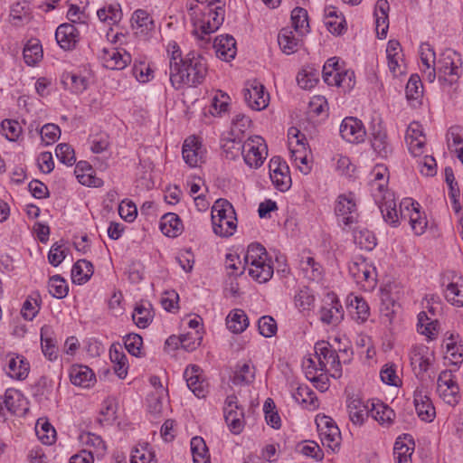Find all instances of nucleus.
Returning <instances> with one entry per match:
<instances>
[{
	"mask_svg": "<svg viewBox=\"0 0 463 463\" xmlns=\"http://www.w3.org/2000/svg\"><path fill=\"white\" fill-rule=\"evenodd\" d=\"M154 458V453L145 448L135 449L131 454L130 463H156Z\"/></svg>",
	"mask_w": 463,
	"mask_h": 463,
	"instance_id": "64",
	"label": "nucleus"
},
{
	"mask_svg": "<svg viewBox=\"0 0 463 463\" xmlns=\"http://www.w3.org/2000/svg\"><path fill=\"white\" fill-rule=\"evenodd\" d=\"M23 55L28 65H34L43 57L42 45L37 41H29L24 48Z\"/></svg>",
	"mask_w": 463,
	"mask_h": 463,
	"instance_id": "43",
	"label": "nucleus"
},
{
	"mask_svg": "<svg viewBox=\"0 0 463 463\" xmlns=\"http://www.w3.org/2000/svg\"><path fill=\"white\" fill-rule=\"evenodd\" d=\"M258 327L260 334L265 337H271L277 332V323L269 316H264L259 319Z\"/></svg>",
	"mask_w": 463,
	"mask_h": 463,
	"instance_id": "60",
	"label": "nucleus"
},
{
	"mask_svg": "<svg viewBox=\"0 0 463 463\" xmlns=\"http://www.w3.org/2000/svg\"><path fill=\"white\" fill-rule=\"evenodd\" d=\"M55 154L57 158L67 165H72L76 162L74 149L66 143L59 144L56 146Z\"/></svg>",
	"mask_w": 463,
	"mask_h": 463,
	"instance_id": "51",
	"label": "nucleus"
},
{
	"mask_svg": "<svg viewBox=\"0 0 463 463\" xmlns=\"http://www.w3.org/2000/svg\"><path fill=\"white\" fill-rule=\"evenodd\" d=\"M191 451L194 463H211L208 448L202 437H194L191 439Z\"/></svg>",
	"mask_w": 463,
	"mask_h": 463,
	"instance_id": "37",
	"label": "nucleus"
},
{
	"mask_svg": "<svg viewBox=\"0 0 463 463\" xmlns=\"http://www.w3.org/2000/svg\"><path fill=\"white\" fill-rule=\"evenodd\" d=\"M256 369L250 362L238 364L234 375L232 377V383L235 385H247L251 383L255 379Z\"/></svg>",
	"mask_w": 463,
	"mask_h": 463,
	"instance_id": "33",
	"label": "nucleus"
},
{
	"mask_svg": "<svg viewBox=\"0 0 463 463\" xmlns=\"http://www.w3.org/2000/svg\"><path fill=\"white\" fill-rule=\"evenodd\" d=\"M335 212L338 223L343 226V229H352L353 225L357 222L359 214L351 194L349 195L340 194L337 197Z\"/></svg>",
	"mask_w": 463,
	"mask_h": 463,
	"instance_id": "5",
	"label": "nucleus"
},
{
	"mask_svg": "<svg viewBox=\"0 0 463 463\" xmlns=\"http://www.w3.org/2000/svg\"><path fill=\"white\" fill-rule=\"evenodd\" d=\"M347 307L353 318L356 321L364 322L370 316V308L363 298L357 296L348 297Z\"/></svg>",
	"mask_w": 463,
	"mask_h": 463,
	"instance_id": "27",
	"label": "nucleus"
},
{
	"mask_svg": "<svg viewBox=\"0 0 463 463\" xmlns=\"http://www.w3.org/2000/svg\"><path fill=\"white\" fill-rule=\"evenodd\" d=\"M1 128L4 135L10 141L16 140L22 133V127L16 120L4 119Z\"/></svg>",
	"mask_w": 463,
	"mask_h": 463,
	"instance_id": "53",
	"label": "nucleus"
},
{
	"mask_svg": "<svg viewBox=\"0 0 463 463\" xmlns=\"http://www.w3.org/2000/svg\"><path fill=\"white\" fill-rule=\"evenodd\" d=\"M269 170L270 179L278 190L284 192L290 187L291 178L288 166L281 161L279 156H274L270 159Z\"/></svg>",
	"mask_w": 463,
	"mask_h": 463,
	"instance_id": "10",
	"label": "nucleus"
},
{
	"mask_svg": "<svg viewBox=\"0 0 463 463\" xmlns=\"http://www.w3.org/2000/svg\"><path fill=\"white\" fill-rule=\"evenodd\" d=\"M124 345L128 352L136 356H141L143 339L137 334H129L124 338Z\"/></svg>",
	"mask_w": 463,
	"mask_h": 463,
	"instance_id": "54",
	"label": "nucleus"
},
{
	"mask_svg": "<svg viewBox=\"0 0 463 463\" xmlns=\"http://www.w3.org/2000/svg\"><path fill=\"white\" fill-rule=\"evenodd\" d=\"M383 202L379 203V208L384 221L392 226H397L399 216L395 202L392 199H387L385 194L383 196Z\"/></svg>",
	"mask_w": 463,
	"mask_h": 463,
	"instance_id": "38",
	"label": "nucleus"
},
{
	"mask_svg": "<svg viewBox=\"0 0 463 463\" xmlns=\"http://www.w3.org/2000/svg\"><path fill=\"white\" fill-rule=\"evenodd\" d=\"M184 377L187 387L198 398H204L208 392V383L202 375V370L198 365L192 364L188 366Z\"/></svg>",
	"mask_w": 463,
	"mask_h": 463,
	"instance_id": "11",
	"label": "nucleus"
},
{
	"mask_svg": "<svg viewBox=\"0 0 463 463\" xmlns=\"http://www.w3.org/2000/svg\"><path fill=\"white\" fill-rule=\"evenodd\" d=\"M70 379L72 384L80 387H90L95 382V374L86 365L75 364L70 370Z\"/></svg>",
	"mask_w": 463,
	"mask_h": 463,
	"instance_id": "23",
	"label": "nucleus"
},
{
	"mask_svg": "<svg viewBox=\"0 0 463 463\" xmlns=\"http://www.w3.org/2000/svg\"><path fill=\"white\" fill-rule=\"evenodd\" d=\"M93 274L92 264L86 260H78L72 267L71 279L79 285L85 283Z\"/></svg>",
	"mask_w": 463,
	"mask_h": 463,
	"instance_id": "35",
	"label": "nucleus"
},
{
	"mask_svg": "<svg viewBox=\"0 0 463 463\" xmlns=\"http://www.w3.org/2000/svg\"><path fill=\"white\" fill-rule=\"evenodd\" d=\"M104 67L109 70H123L131 62V57L127 52L121 53L116 48H104L99 54Z\"/></svg>",
	"mask_w": 463,
	"mask_h": 463,
	"instance_id": "14",
	"label": "nucleus"
},
{
	"mask_svg": "<svg viewBox=\"0 0 463 463\" xmlns=\"http://www.w3.org/2000/svg\"><path fill=\"white\" fill-rule=\"evenodd\" d=\"M55 38L63 50H72L79 42V31L71 24H62L58 26Z\"/></svg>",
	"mask_w": 463,
	"mask_h": 463,
	"instance_id": "18",
	"label": "nucleus"
},
{
	"mask_svg": "<svg viewBox=\"0 0 463 463\" xmlns=\"http://www.w3.org/2000/svg\"><path fill=\"white\" fill-rule=\"evenodd\" d=\"M320 309V320L326 325H338L344 318L343 307L335 296L329 297Z\"/></svg>",
	"mask_w": 463,
	"mask_h": 463,
	"instance_id": "15",
	"label": "nucleus"
},
{
	"mask_svg": "<svg viewBox=\"0 0 463 463\" xmlns=\"http://www.w3.org/2000/svg\"><path fill=\"white\" fill-rule=\"evenodd\" d=\"M131 25L137 34H146L155 27L154 21L150 14L143 9H137L131 17Z\"/></svg>",
	"mask_w": 463,
	"mask_h": 463,
	"instance_id": "26",
	"label": "nucleus"
},
{
	"mask_svg": "<svg viewBox=\"0 0 463 463\" xmlns=\"http://www.w3.org/2000/svg\"><path fill=\"white\" fill-rule=\"evenodd\" d=\"M41 137L46 146L53 144L61 135V129L57 125L46 124L41 129Z\"/></svg>",
	"mask_w": 463,
	"mask_h": 463,
	"instance_id": "59",
	"label": "nucleus"
},
{
	"mask_svg": "<svg viewBox=\"0 0 463 463\" xmlns=\"http://www.w3.org/2000/svg\"><path fill=\"white\" fill-rule=\"evenodd\" d=\"M49 293L56 298H63L68 295L69 287L66 280L60 275L52 276L48 283Z\"/></svg>",
	"mask_w": 463,
	"mask_h": 463,
	"instance_id": "44",
	"label": "nucleus"
},
{
	"mask_svg": "<svg viewBox=\"0 0 463 463\" xmlns=\"http://www.w3.org/2000/svg\"><path fill=\"white\" fill-rule=\"evenodd\" d=\"M347 410L350 420L356 425H362L365 419L371 416V404H364L359 398L348 399Z\"/></svg>",
	"mask_w": 463,
	"mask_h": 463,
	"instance_id": "20",
	"label": "nucleus"
},
{
	"mask_svg": "<svg viewBox=\"0 0 463 463\" xmlns=\"http://www.w3.org/2000/svg\"><path fill=\"white\" fill-rule=\"evenodd\" d=\"M413 447L405 444L400 438L395 441L393 456L396 463H411Z\"/></svg>",
	"mask_w": 463,
	"mask_h": 463,
	"instance_id": "47",
	"label": "nucleus"
},
{
	"mask_svg": "<svg viewBox=\"0 0 463 463\" xmlns=\"http://www.w3.org/2000/svg\"><path fill=\"white\" fill-rule=\"evenodd\" d=\"M419 203L411 199H405L400 204V217L402 220H408L413 232L421 235L427 227V220L421 217Z\"/></svg>",
	"mask_w": 463,
	"mask_h": 463,
	"instance_id": "7",
	"label": "nucleus"
},
{
	"mask_svg": "<svg viewBox=\"0 0 463 463\" xmlns=\"http://www.w3.org/2000/svg\"><path fill=\"white\" fill-rule=\"evenodd\" d=\"M222 139V149L226 158L231 160L242 155V150H244V142L242 143L241 137L237 136Z\"/></svg>",
	"mask_w": 463,
	"mask_h": 463,
	"instance_id": "36",
	"label": "nucleus"
},
{
	"mask_svg": "<svg viewBox=\"0 0 463 463\" xmlns=\"http://www.w3.org/2000/svg\"><path fill=\"white\" fill-rule=\"evenodd\" d=\"M278 43L284 53L292 54L298 51L299 39L291 29L282 28L278 35Z\"/></svg>",
	"mask_w": 463,
	"mask_h": 463,
	"instance_id": "31",
	"label": "nucleus"
},
{
	"mask_svg": "<svg viewBox=\"0 0 463 463\" xmlns=\"http://www.w3.org/2000/svg\"><path fill=\"white\" fill-rule=\"evenodd\" d=\"M315 353L318 360V368L322 372H329L335 379L342 376V366L339 355L332 345L325 341L317 342L315 345Z\"/></svg>",
	"mask_w": 463,
	"mask_h": 463,
	"instance_id": "3",
	"label": "nucleus"
},
{
	"mask_svg": "<svg viewBox=\"0 0 463 463\" xmlns=\"http://www.w3.org/2000/svg\"><path fill=\"white\" fill-rule=\"evenodd\" d=\"M61 82L64 89L74 94L82 93L88 87V80L85 77L71 72H64L61 75Z\"/></svg>",
	"mask_w": 463,
	"mask_h": 463,
	"instance_id": "32",
	"label": "nucleus"
},
{
	"mask_svg": "<svg viewBox=\"0 0 463 463\" xmlns=\"http://www.w3.org/2000/svg\"><path fill=\"white\" fill-rule=\"evenodd\" d=\"M184 162L191 167H195L203 161V147L198 138L190 137L186 138L182 149Z\"/></svg>",
	"mask_w": 463,
	"mask_h": 463,
	"instance_id": "16",
	"label": "nucleus"
},
{
	"mask_svg": "<svg viewBox=\"0 0 463 463\" xmlns=\"http://www.w3.org/2000/svg\"><path fill=\"white\" fill-rule=\"evenodd\" d=\"M458 56V54L452 50H446L440 54L437 67L439 78L446 77L447 75H458L459 68L455 63V58Z\"/></svg>",
	"mask_w": 463,
	"mask_h": 463,
	"instance_id": "24",
	"label": "nucleus"
},
{
	"mask_svg": "<svg viewBox=\"0 0 463 463\" xmlns=\"http://www.w3.org/2000/svg\"><path fill=\"white\" fill-rule=\"evenodd\" d=\"M244 100L254 110H262L269 104V96L264 86L257 80H248L243 89Z\"/></svg>",
	"mask_w": 463,
	"mask_h": 463,
	"instance_id": "6",
	"label": "nucleus"
},
{
	"mask_svg": "<svg viewBox=\"0 0 463 463\" xmlns=\"http://www.w3.org/2000/svg\"><path fill=\"white\" fill-rule=\"evenodd\" d=\"M97 15L103 23L116 24L121 20L122 12L119 5H109L107 7L99 9Z\"/></svg>",
	"mask_w": 463,
	"mask_h": 463,
	"instance_id": "40",
	"label": "nucleus"
},
{
	"mask_svg": "<svg viewBox=\"0 0 463 463\" xmlns=\"http://www.w3.org/2000/svg\"><path fill=\"white\" fill-rule=\"evenodd\" d=\"M182 229V222L177 214L167 213L161 218L160 230L165 236L175 238L181 233Z\"/></svg>",
	"mask_w": 463,
	"mask_h": 463,
	"instance_id": "29",
	"label": "nucleus"
},
{
	"mask_svg": "<svg viewBox=\"0 0 463 463\" xmlns=\"http://www.w3.org/2000/svg\"><path fill=\"white\" fill-rule=\"evenodd\" d=\"M447 353L450 356L453 364H457L462 362L463 345L457 344L453 335H451L448 339Z\"/></svg>",
	"mask_w": 463,
	"mask_h": 463,
	"instance_id": "61",
	"label": "nucleus"
},
{
	"mask_svg": "<svg viewBox=\"0 0 463 463\" xmlns=\"http://www.w3.org/2000/svg\"><path fill=\"white\" fill-rule=\"evenodd\" d=\"M217 222H214L213 232L220 237H230L232 236L237 228L235 215H230L224 219H217Z\"/></svg>",
	"mask_w": 463,
	"mask_h": 463,
	"instance_id": "39",
	"label": "nucleus"
},
{
	"mask_svg": "<svg viewBox=\"0 0 463 463\" xmlns=\"http://www.w3.org/2000/svg\"><path fill=\"white\" fill-rule=\"evenodd\" d=\"M299 268L305 278L311 281H319L323 278L324 269L320 263L312 257H302Z\"/></svg>",
	"mask_w": 463,
	"mask_h": 463,
	"instance_id": "28",
	"label": "nucleus"
},
{
	"mask_svg": "<svg viewBox=\"0 0 463 463\" xmlns=\"http://www.w3.org/2000/svg\"><path fill=\"white\" fill-rule=\"evenodd\" d=\"M30 364L23 356H10L7 362L6 374L15 380H24L29 373Z\"/></svg>",
	"mask_w": 463,
	"mask_h": 463,
	"instance_id": "25",
	"label": "nucleus"
},
{
	"mask_svg": "<svg viewBox=\"0 0 463 463\" xmlns=\"http://www.w3.org/2000/svg\"><path fill=\"white\" fill-rule=\"evenodd\" d=\"M430 363V351L427 346L421 345L412 347L411 364L417 376L427 372Z\"/></svg>",
	"mask_w": 463,
	"mask_h": 463,
	"instance_id": "19",
	"label": "nucleus"
},
{
	"mask_svg": "<svg viewBox=\"0 0 463 463\" xmlns=\"http://www.w3.org/2000/svg\"><path fill=\"white\" fill-rule=\"evenodd\" d=\"M320 432L322 443L335 450L340 445L341 433L338 427L328 416H321L316 419Z\"/></svg>",
	"mask_w": 463,
	"mask_h": 463,
	"instance_id": "9",
	"label": "nucleus"
},
{
	"mask_svg": "<svg viewBox=\"0 0 463 463\" xmlns=\"http://www.w3.org/2000/svg\"><path fill=\"white\" fill-rule=\"evenodd\" d=\"M218 93L219 95H216L212 100L210 112L213 115H220L222 112H225L229 105L230 97L221 90Z\"/></svg>",
	"mask_w": 463,
	"mask_h": 463,
	"instance_id": "62",
	"label": "nucleus"
},
{
	"mask_svg": "<svg viewBox=\"0 0 463 463\" xmlns=\"http://www.w3.org/2000/svg\"><path fill=\"white\" fill-rule=\"evenodd\" d=\"M298 86L304 90H310L318 81V71L311 67L301 70L297 76Z\"/></svg>",
	"mask_w": 463,
	"mask_h": 463,
	"instance_id": "42",
	"label": "nucleus"
},
{
	"mask_svg": "<svg viewBox=\"0 0 463 463\" xmlns=\"http://www.w3.org/2000/svg\"><path fill=\"white\" fill-rule=\"evenodd\" d=\"M406 97L408 99H418L422 94V82L417 74L409 79L406 85Z\"/></svg>",
	"mask_w": 463,
	"mask_h": 463,
	"instance_id": "55",
	"label": "nucleus"
},
{
	"mask_svg": "<svg viewBox=\"0 0 463 463\" xmlns=\"http://www.w3.org/2000/svg\"><path fill=\"white\" fill-rule=\"evenodd\" d=\"M268 156V146L265 140L260 136L250 137L244 141L242 156L250 167L259 168L262 165Z\"/></svg>",
	"mask_w": 463,
	"mask_h": 463,
	"instance_id": "4",
	"label": "nucleus"
},
{
	"mask_svg": "<svg viewBox=\"0 0 463 463\" xmlns=\"http://www.w3.org/2000/svg\"><path fill=\"white\" fill-rule=\"evenodd\" d=\"M292 25L296 33L303 34L308 25L307 12L302 7H296L291 12Z\"/></svg>",
	"mask_w": 463,
	"mask_h": 463,
	"instance_id": "46",
	"label": "nucleus"
},
{
	"mask_svg": "<svg viewBox=\"0 0 463 463\" xmlns=\"http://www.w3.org/2000/svg\"><path fill=\"white\" fill-rule=\"evenodd\" d=\"M224 419L233 434H240L244 428V411L237 404V397L230 395L225 401Z\"/></svg>",
	"mask_w": 463,
	"mask_h": 463,
	"instance_id": "8",
	"label": "nucleus"
},
{
	"mask_svg": "<svg viewBox=\"0 0 463 463\" xmlns=\"http://www.w3.org/2000/svg\"><path fill=\"white\" fill-rule=\"evenodd\" d=\"M409 150L414 156L422 154V148L425 145V136L421 126L417 122H412L407 128L405 136Z\"/></svg>",
	"mask_w": 463,
	"mask_h": 463,
	"instance_id": "17",
	"label": "nucleus"
},
{
	"mask_svg": "<svg viewBox=\"0 0 463 463\" xmlns=\"http://www.w3.org/2000/svg\"><path fill=\"white\" fill-rule=\"evenodd\" d=\"M251 120L244 114H237L232 121L231 135L240 137L250 128Z\"/></svg>",
	"mask_w": 463,
	"mask_h": 463,
	"instance_id": "56",
	"label": "nucleus"
},
{
	"mask_svg": "<svg viewBox=\"0 0 463 463\" xmlns=\"http://www.w3.org/2000/svg\"><path fill=\"white\" fill-rule=\"evenodd\" d=\"M203 18L194 24V33L198 37H200L202 40H204L205 35L211 34L212 33L215 32L217 29L213 28V26L212 25L211 19L207 18L206 9H203Z\"/></svg>",
	"mask_w": 463,
	"mask_h": 463,
	"instance_id": "57",
	"label": "nucleus"
},
{
	"mask_svg": "<svg viewBox=\"0 0 463 463\" xmlns=\"http://www.w3.org/2000/svg\"><path fill=\"white\" fill-rule=\"evenodd\" d=\"M118 213L126 222H133L137 214L136 204L131 201H122L118 206Z\"/></svg>",
	"mask_w": 463,
	"mask_h": 463,
	"instance_id": "63",
	"label": "nucleus"
},
{
	"mask_svg": "<svg viewBox=\"0 0 463 463\" xmlns=\"http://www.w3.org/2000/svg\"><path fill=\"white\" fill-rule=\"evenodd\" d=\"M39 294H33L24 301L21 314L26 320L32 321L40 310Z\"/></svg>",
	"mask_w": 463,
	"mask_h": 463,
	"instance_id": "45",
	"label": "nucleus"
},
{
	"mask_svg": "<svg viewBox=\"0 0 463 463\" xmlns=\"http://www.w3.org/2000/svg\"><path fill=\"white\" fill-rule=\"evenodd\" d=\"M213 47L217 56L224 61L233 59L236 55V41L232 35H220L215 38Z\"/></svg>",
	"mask_w": 463,
	"mask_h": 463,
	"instance_id": "22",
	"label": "nucleus"
},
{
	"mask_svg": "<svg viewBox=\"0 0 463 463\" xmlns=\"http://www.w3.org/2000/svg\"><path fill=\"white\" fill-rule=\"evenodd\" d=\"M371 145L373 151L382 158H387L392 153L387 132L381 123L371 127Z\"/></svg>",
	"mask_w": 463,
	"mask_h": 463,
	"instance_id": "12",
	"label": "nucleus"
},
{
	"mask_svg": "<svg viewBox=\"0 0 463 463\" xmlns=\"http://www.w3.org/2000/svg\"><path fill=\"white\" fill-rule=\"evenodd\" d=\"M41 345L42 350L45 357L50 361H54L58 357V349L54 341L51 337H44V330H41Z\"/></svg>",
	"mask_w": 463,
	"mask_h": 463,
	"instance_id": "58",
	"label": "nucleus"
},
{
	"mask_svg": "<svg viewBox=\"0 0 463 463\" xmlns=\"http://www.w3.org/2000/svg\"><path fill=\"white\" fill-rule=\"evenodd\" d=\"M390 5L387 0H378L375 5L374 16L376 32L380 39H384L389 28Z\"/></svg>",
	"mask_w": 463,
	"mask_h": 463,
	"instance_id": "21",
	"label": "nucleus"
},
{
	"mask_svg": "<svg viewBox=\"0 0 463 463\" xmlns=\"http://www.w3.org/2000/svg\"><path fill=\"white\" fill-rule=\"evenodd\" d=\"M40 422L36 424V434L43 443L51 445L55 440L56 431L54 428L47 421H44L39 427Z\"/></svg>",
	"mask_w": 463,
	"mask_h": 463,
	"instance_id": "52",
	"label": "nucleus"
},
{
	"mask_svg": "<svg viewBox=\"0 0 463 463\" xmlns=\"http://www.w3.org/2000/svg\"><path fill=\"white\" fill-rule=\"evenodd\" d=\"M226 325L229 330L235 334H239L248 327L249 319L243 310L234 309L227 317Z\"/></svg>",
	"mask_w": 463,
	"mask_h": 463,
	"instance_id": "34",
	"label": "nucleus"
},
{
	"mask_svg": "<svg viewBox=\"0 0 463 463\" xmlns=\"http://www.w3.org/2000/svg\"><path fill=\"white\" fill-rule=\"evenodd\" d=\"M445 298L452 305L463 307V285L450 283L445 290Z\"/></svg>",
	"mask_w": 463,
	"mask_h": 463,
	"instance_id": "50",
	"label": "nucleus"
},
{
	"mask_svg": "<svg viewBox=\"0 0 463 463\" xmlns=\"http://www.w3.org/2000/svg\"><path fill=\"white\" fill-rule=\"evenodd\" d=\"M230 215H235L232 205L226 199H218L212 207L213 228L217 219H224Z\"/></svg>",
	"mask_w": 463,
	"mask_h": 463,
	"instance_id": "41",
	"label": "nucleus"
},
{
	"mask_svg": "<svg viewBox=\"0 0 463 463\" xmlns=\"http://www.w3.org/2000/svg\"><path fill=\"white\" fill-rule=\"evenodd\" d=\"M132 318L134 323L139 328H146L152 322L153 316L147 307H144L143 305H137L134 309Z\"/></svg>",
	"mask_w": 463,
	"mask_h": 463,
	"instance_id": "49",
	"label": "nucleus"
},
{
	"mask_svg": "<svg viewBox=\"0 0 463 463\" xmlns=\"http://www.w3.org/2000/svg\"><path fill=\"white\" fill-rule=\"evenodd\" d=\"M338 59L332 57L326 61L323 67L322 75L324 81L328 85L334 86L336 80V72H340Z\"/></svg>",
	"mask_w": 463,
	"mask_h": 463,
	"instance_id": "48",
	"label": "nucleus"
},
{
	"mask_svg": "<svg viewBox=\"0 0 463 463\" xmlns=\"http://www.w3.org/2000/svg\"><path fill=\"white\" fill-rule=\"evenodd\" d=\"M339 132L341 137L350 143L363 142L366 135L362 121L353 117L343 119Z\"/></svg>",
	"mask_w": 463,
	"mask_h": 463,
	"instance_id": "13",
	"label": "nucleus"
},
{
	"mask_svg": "<svg viewBox=\"0 0 463 463\" xmlns=\"http://www.w3.org/2000/svg\"><path fill=\"white\" fill-rule=\"evenodd\" d=\"M371 417L381 425L390 426L395 418L394 411L383 402H371Z\"/></svg>",
	"mask_w": 463,
	"mask_h": 463,
	"instance_id": "30",
	"label": "nucleus"
},
{
	"mask_svg": "<svg viewBox=\"0 0 463 463\" xmlns=\"http://www.w3.org/2000/svg\"><path fill=\"white\" fill-rule=\"evenodd\" d=\"M244 261L250 266L249 274L256 281L265 283L272 278L273 267L270 261L268 262L267 250L261 244L251 243L249 245Z\"/></svg>",
	"mask_w": 463,
	"mask_h": 463,
	"instance_id": "2",
	"label": "nucleus"
},
{
	"mask_svg": "<svg viewBox=\"0 0 463 463\" xmlns=\"http://www.w3.org/2000/svg\"><path fill=\"white\" fill-rule=\"evenodd\" d=\"M207 63L199 53L190 52L180 61L170 64V81L176 90L184 86L196 87L203 83L207 74Z\"/></svg>",
	"mask_w": 463,
	"mask_h": 463,
	"instance_id": "1",
	"label": "nucleus"
}]
</instances>
